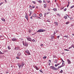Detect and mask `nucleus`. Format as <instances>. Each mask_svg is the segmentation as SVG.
<instances>
[{"label": "nucleus", "mask_w": 74, "mask_h": 74, "mask_svg": "<svg viewBox=\"0 0 74 74\" xmlns=\"http://www.w3.org/2000/svg\"><path fill=\"white\" fill-rule=\"evenodd\" d=\"M56 33V32L55 31L54 32V33L53 34V35H55V34Z\"/></svg>", "instance_id": "7c9ffc66"}, {"label": "nucleus", "mask_w": 74, "mask_h": 74, "mask_svg": "<svg viewBox=\"0 0 74 74\" xmlns=\"http://www.w3.org/2000/svg\"><path fill=\"white\" fill-rule=\"evenodd\" d=\"M46 30L45 29H40L38 30L37 31V33H41V32H45Z\"/></svg>", "instance_id": "f03ea898"}, {"label": "nucleus", "mask_w": 74, "mask_h": 74, "mask_svg": "<svg viewBox=\"0 0 74 74\" xmlns=\"http://www.w3.org/2000/svg\"><path fill=\"white\" fill-rule=\"evenodd\" d=\"M53 57L54 58H56V56H53Z\"/></svg>", "instance_id": "338daca9"}, {"label": "nucleus", "mask_w": 74, "mask_h": 74, "mask_svg": "<svg viewBox=\"0 0 74 74\" xmlns=\"http://www.w3.org/2000/svg\"><path fill=\"white\" fill-rule=\"evenodd\" d=\"M66 10H67V9L66 8H65L64 9V11H66Z\"/></svg>", "instance_id": "79ce46f5"}, {"label": "nucleus", "mask_w": 74, "mask_h": 74, "mask_svg": "<svg viewBox=\"0 0 74 74\" xmlns=\"http://www.w3.org/2000/svg\"><path fill=\"white\" fill-rule=\"evenodd\" d=\"M71 47H73V48L74 49V44H72V45H71Z\"/></svg>", "instance_id": "393cba45"}, {"label": "nucleus", "mask_w": 74, "mask_h": 74, "mask_svg": "<svg viewBox=\"0 0 74 74\" xmlns=\"http://www.w3.org/2000/svg\"><path fill=\"white\" fill-rule=\"evenodd\" d=\"M64 37H66V38H68L69 37H68V35L65 36H64Z\"/></svg>", "instance_id": "a878e982"}, {"label": "nucleus", "mask_w": 74, "mask_h": 74, "mask_svg": "<svg viewBox=\"0 0 74 74\" xmlns=\"http://www.w3.org/2000/svg\"><path fill=\"white\" fill-rule=\"evenodd\" d=\"M42 14L40 13V14H39V16H40L41 17V16H42Z\"/></svg>", "instance_id": "4c0bfd02"}, {"label": "nucleus", "mask_w": 74, "mask_h": 74, "mask_svg": "<svg viewBox=\"0 0 74 74\" xmlns=\"http://www.w3.org/2000/svg\"><path fill=\"white\" fill-rule=\"evenodd\" d=\"M8 52V51L7 50H5L4 51V52Z\"/></svg>", "instance_id": "4d7b16f0"}, {"label": "nucleus", "mask_w": 74, "mask_h": 74, "mask_svg": "<svg viewBox=\"0 0 74 74\" xmlns=\"http://www.w3.org/2000/svg\"><path fill=\"white\" fill-rule=\"evenodd\" d=\"M32 17H33L32 16H31L30 17V19H32Z\"/></svg>", "instance_id": "69168bd1"}, {"label": "nucleus", "mask_w": 74, "mask_h": 74, "mask_svg": "<svg viewBox=\"0 0 74 74\" xmlns=\"http://www.w3.org/2000/svg\"><path fill=\"white\" fill-rule=\"evenodd\" d=\"M16 59H19V57L18 56H17L16 57Z\"/></svg>", "instance_id": "c03bdc74"}, {"label": "nucleus", "mask_w": 74, "mask_h": 74, "mask_svg": "<svg viewBox=\"0 0 74 74\" xmlns=\"http://www.w3.org/2000/svg\"><path fill=\"white\" fill-rule=\"evenodd\" d=\"M43 7L45 8H47V4H45L43 5Z\"/></svg>", "instance_id": "4468645a"}, {"label": "nucleus", "mask_w": 74, "mask_h": 74, "mask_svg": "<svg viewBox=\"0 0 74 74\" xmlns=\"http://www.w3.org/2000/svg\"><path fill=\"white\" fill-rule=\"evenodd\" d=\"M64 51H69V49H64Z\"/></svg>", "instance_id": "c9c22d12"}, {"label": "nucleus", "mask_w": 74, "mask_h": 74, "mask_svg": "<svg viewBox=\"0 0 74 74\" xmlns=\"http://www.w3.org/2000/svg\"><path fill=\"white\" fill-rule=\"evenodd\" d=\"M32 8H35V6L34 5H33L32 6Z\"/></svg>", "instance_id": "c85d7f7f"}, {"label": "nucleus", "mask_w": 74, "mask_h": 74, "mask_svg": "<svg viewBox=\"0 0 74 74\" xmlns=\"http://www.w3.org/2000/svg\"><path fill=\"white\" fill-rule=\"evenodd\" d=\"M24 63H22L21 64L20 63H17V65L18 66L19 68L20 69V68L21 67L22 68L23 67V66H24Z\"/></svg>", "instance_id": "f257e3e1"}, {"label": "nucleus", "mask_w": 74, "mask_h": 74, "mask_svg": "<svg viewBox=\"0 0 74 74\" xmlns=\"http://www.w3.org/2000/svg\"><path fill=\"white\" fill-rule=\"evenodd\" d=\"M55 67H57V66H58V65L57 64H55Z\"/></svg>", "instance_id": "5fc2aeb1"}, {"label": "nucleus", "mask_w": 74, "mask_h": 74, "mask_svg": "<svg viewBox=\"0 0 74 74\" xmlns=\"http://www.w3.org/2000/svg\"><path fill=\"white\" fill-rule=\"evenodd\" d=\"M59 37H60V36H57V38H58V40H59Z\"/></svg>", "instance_id": "49530a36"}, {"label": "nucleus", "mask_w": 74, "mask_h": 74, "mask_svg": "<svg viewBox=\"0 0 74 74\" xmlns=\"http://www.w3.org/2000/svg\"><path fill=\"white\" fill-rule=\"evenodd\" d=\"M50 69H51L52 70H58V69L57 68H56L53 66H51L50 67Z\"/></svg>", "instance_id": "7ed1b4c3"}, {"label": "nucleus", "mask_w": 74, "mask_h": 74, "mask_svg": "<svg viewBox=\"0 0 74 74\" xmlns=\"http://www.w3.org/2000/svg\"><path fill=\"white\" fill-rule=\"evenodd\" d=\"M32 12H29V14H32Z\"/></svg>", "instance_id": "603ef678"}, {"label": "nucleus", "mask_w": 74, "mask_h": 74, "mask_svg": "<svg viewBox=\"0 0 74 74\" xmlns=\"http://www.w3.org/2000/svg\"><path fill=\"white\" fill-rule=\"evenodd\" d=\"M49 14V12H47L45 13V16L46 15H48Z\"/></svg>", "instance_id": "4be33fe9"}, {"label": "nucleus", "mask_w": 74, "mask_h": 74, "mask_svg": "<svg viewBox=\"0 0 74 74\" xmlns=\"http://www.w3.org/2000/svg\"><path fill=\"white\" fill-rule=\"evenodd\" d=\"M61 60L62 61V62H64V61H63V59H62V58H61Z\"/></svg>", "instance_id": "09e8293b"}, {"label": "nucleus", "mask_w": 74, "mask_h": 74, "mask_svg": "<svg viewBox=\"0 0 74 74\" xmlns=\"http://www.w3.org/2000/svg\"><path fill=\"white\" fill-rule=\"evenodd\" d=\"M1 20L2 21H3L4 22H5V19L3 18H1Z\"/></svg>", "instance_id": "dca6fc26"}, {"label": "nucleus", "mask_w": 74, "mask_h": 74, "mask_svg": "<svg viewBox=\"0 0 74 74\" xmlns=\"http://www.w3.org/2000/svg\"><path fill=\"white\" fill-rule=\"evenodd\" d=\"M43 3H46V1H45L43 0Z\"/></svg>", "instance_id": "3c124183"}, {"label": "nucleus", "mask_w": 74, "mask_h": 74, "mask_svg": "<svg viewBox=\"0 0 74 74\" xmlns=\"http://www.w3.org/2000/svg\"><path fill=\"white\" fill-rule=\"evenodd\" d=\"M32 41L33 42H35V40H34V39H33L32 40Z\"/></svg>", "instance_id": "37998d69"}, {"label": "nucleus", "mask_w": 74, "mask_h": 74, "mask_svg": "<svg viewBox=\"0 0 74 74\" xmlns=\"http://www.w3.org/2000/svg\"><path fill=\"white\" fill-rule=\"evenodd\" d=\"M64 7H63V8H62L61 9V10H63V9H64Z\"/></svg>", "instance_id": "bf43d9fd"}, {"label": "nucleus", "mask_w": 74, "mask_h": 74, "mask_svg": "<svg viewBox=\"0 0 74 74\" xmlns=\"http://www.w3.org/2000/svg\"><path fill=\"white\" fill-rule=\"evenodd\" d=\"M46 58H47V57L46 56H45L43 58V59H45Z\"/></svg>", "instance_id": "bb28decb"}, {"label": "nucleus", "mask_w": 74, "mask_h": 74, "mask_svg": "<svg viewBox=\"0 0 74 74\" xmlns=\"http://www.w3.org/2000/svg\"><path fill=\"white\" fill-rule=\"evenodd\" d=\"M0 53L1 54H3V53L1 52L0 51Z\"/></svg>", "instance_id": "0e129e2a"}, {"label": "nucleus", "mask_w": 74, "mask_h": 74, "mask_svg": "<svg viewBox=\"0 0 74 74\" xmlns=\"http://www.w3.org/2000/svg\"><path fill=\"white\" fill-rule=\"evenodd\" d=\"M36 18H39V19H41V18L39 16V15H38L37 16H36Z\"/></svg>", "instance_id": "f3484780"}, {"label": "nucleus", "mask_w": 74, "mask_h": 74, "mask_svg": "<svg viewBox=\"0 0 74 74\" xmlns=\"http://www.w3.org/2000/svg\"><path fill=\"white\" fill-rule=\"evenodd\" d=\"M32 3H34V4H36V2L35 1H33Z\"/></svg>", "instance_id": "a19ab883"}, {"label": "nucleus", "mask_w": 74, "mask_h": 74, "mask_svg": "<svg viewBox=\"0 0 74 74\" xmlns=\"http://www.w3.org/2000/svg\"><path fill=\"white\" fill-rule=\"evenodd\" d=\"M36 16L37 14H34L32 15V17H33V18H36Z\"/></svg>", "instance_id": "1a4fd4ad"}, {"label": "nucleus", "mask_w": 74, "mask_h": 74, "mask_svg": "<svg viewBox=\"0 0 74 74\" xmlns=\"http://www.w3.org/2000/svg\"><path fill=\"white\" fill-rule=\"evenodd\" d=\"M70 23V22L67 21L66 23V25H68Z\"/></svg>", "instance_id": "b1692460"}, {"label": "nucleus", "mask_w": 74, "mask_h": 74, "mask_svg": "<svg viewBox=\"0 0 74 74\" xmlns=\"http://www.w3.org/2000/svg\"><path fill=\"white\" fill-rule=\"evenodd\" d=\"M66 16H68V18H70V16H69L67 14H66Z\"/></svg>", "instance_id": "2f4dec72"}, {"label": "nucleus", "mask_w": 74, "mask_h": 74, "mask_svg": "<svg viewBox=\"0 0 74 74\" xmlns=\"http://www.w3.org/2000/svg\"><path fill=\"white\" fill-rule=\"evenodd\" d=\"M29 33H30L31 32H32V30H30V29H29L28 31Z\"/></svg>", "instance_id": "6ab92c4d"}, {"label": "nucleus", "mask_w": 74, "mask_h": 74, "mask_svg": "<svg viewBox=\"0 0 74 74\" xmlns=\"http://www.w3.org/2000/svg\"><path fill=\"white\" fill-rule=\"evenodd\" d=\"M2 4H3V3H0V5H1Z\"/></svg>", "instance_id": "e2e57ef3"}, {"label": "nucleus", "mask_w": 74, "mask_h": 74, "mask_svg": "<svg viewBox=\"0 0 74 74\" xmlns=\"http://www.w3.org/2000/svg\"><path fill=\"white\" fill-rule=\"evenodd\" d=\"M34 68L35 69H36V70H39V68H38L37 67V66H35Z\"/></svg>", "instance_id": "f8f14e48"}, {"label": "nucleus", "mask_w": 74, "mask_h": 74, "mask_svg": "<svg viewBox=\"0 0 74 74\" xmlns=\"http://www.w3.org/2000/svg\"><path fill=\"white\" fill-rule=\"evenodd\" d=\"M61 67H62V66L61 65V66H59L58 67V68H57L58 69H60V68H61Z\"/></svg>", "instance_id": "5701e85b"}, {"label": "nucleus", "mask_w": 74, "mask_h": 74, "mask_svg": "<svg viewBox=\"0 0 74 74\" xmlns=\"http://www.w3.org/2000/svg\"><path fill=\"white\" fill-rule=\"evenodd\" d=\"M57 32H58V30H56V33H57Z\"/></svg>", "instance_id": "774afa93"}, {"label": "nucleus", "mask_w": 74, "mask_h": 74, "mask_svg": "<svg viewBox=\"0 0 74 74\" xmlns=\"http://www.w3.org/2000/svg\"><path fill=\"white\" fill-rule=\"evenodd\" d=\"M56 26H58V23L56 22H54V23Z\"/></svg>", "instance_id": "6e6552de"}, {"label": "nucleus", "mask_w": 74, "mask_h": 74, "mask_svg": "<svg viewBox=\"0 0 74 74\" xmlns=\"http://www.w3.org/2000/svg\"><path fill=\"white\" fill-rule=\"evenodd\" d=\"M38 3H42V1L40 0L38 1Z\"/></svg>", "instance_id": "cd10ccee"}, {"label": "nucleus", "mask_w": 74, "mask_h": 74, "mask_svg": "<svg viewBox=\"0 0 74 74\" xmlns=\"http://www.w3.org/2000/svg\"><path fill=\"white\" fill-rule=\"evenodd\" d=\"M21 52H19L17 54V55L18 56H20L21 55Z\"/></svg>", "instance_id": "9b49d317"}, {"label": "nucleus", "mask_w": 74, "mask_h": 74, "mask_svg": "<svg viewBox=\"0 0 74 74\" xmlns=\"http://www.w3.org/2000/svg\"><path fill=\"white\" fill-rule=\"evenodd\" d=\"M21 41H23V39L22 38H21Z\"/></svg>", "instance_id": "680f3d73"}, {"label": "nucleus", "mask_w": 74, "mask_h": 74, "mask_svg": "<svg viewBox=\"0 0 74 74\" xmlns=\"http://www.w3.org/2000/svg\"><path fill=\"white\" fill-rule=\"evenodd\" d=\"M64 18L65 19H67V16H64Z\"/></svg>", "instance_id": "412c9836"}, {"label": "nucleus", "mask_w": 74, "mask_h": 74, "mask_svg": "<svg viewBox=\"0 0 74 74\" xmlns=\"http://www.w3.org/2000/svg\"><path fill=\"white\" fill-rule=\"evenodd\" d=\"M47 21L48 22H49V23H51V21H50V20H49V19L47 20Z\"/></svg>", "instance_id": "aec40b11"}, {"label": "nucleus", "mask_w": 74, "mask_h": 74, "mask_svg": "<svg viewBox=\"0 0 74 74\" xmlns=\"http://www.w3.org/2000/svg\"><path fill=\"white\" fill-rule=\"evenodd\" d=\"M23 44V45L24 46H25V47H28V45H29V44L27 42H26V41L25 42V44L24 43V42H23V41H22Z\"/></svg>", "instance_id": "20e7f679"}, {"label": "nucleus", "mask_w": 74, "mask_h": 74, "mask_svg": "<svg viewBox=\"0 0 74 74\" xmlns=\"http://www.w3.org/2000/svg\"><path fill=\"white\" fill-rule=\"evenodd\" d=\"M57 16H59V17H60V14L58 13L57 14Z\"/></svg>", "instance_id": "e433bc0d"}, {"label": "nucleus", "mask_w": 74, "mask_h": 74, "mask_svg": "<svg viewBox=\"0 0 74 74\" xmlns=\"http://www.w3.org/2000/svg\"><path fill=\"white\" fill-rule=\"evenodd\" d=\"M47 10H48V11H50V9L48 8Z\"/></svg>", "instance_id": "864d4df0"}, {"label": "nucleus", "mask_w": 74, "mask_h": 74, "mask_svg": "<svg viewBox=\"0 0 74 74\" xmlns=\"http://www.w3.org/2000/svg\"><path fill=\"white\" fill-rule=\"evenodd\" d=\"M70 20L72 21V20H73V18L71 17L70 18Z\"/></svg>", "instance_id": "052dcab7"}, {"label": "nucleus", "mask_w": 74, "mask_h": 74, "mask_svg": "<svg viewBox=\"0 0 74 74\" xmlns=\"http://www.w3.org/2000/svg\"><path fill=\"white\" fill-rule=\"evenodd\" d=\"M26 38L28 40V41H30L32 42V38L30 37H29V36L27 37Z\"/></svg>", "instance_id": "39448f33"}, {"label": "nucleus", "mask_w": 74, "mask_h": 74, "mask_svg": "<svg viewBox=\"0 0 74 74\" xmlns=\"http://www.w3.org/2000/svg\"><path fill=\"white\" fill-rule=\"evenodd\" d=\"M64 65H65V64H64H64H62V67H63V66H64Z\"/></svg>", "instance_id": "473e14b6"}, {"label": "nucleus", "mask_w": 74, "mask_h": 74, "mask_svg": "<svg viewBox=\"0 0 74 74\" xmlns=\"http://www.w3.org/2000/svg\"><path fill=\"white\" fill-rule=\"evenodd\" d=\"M57 62H58V60H55L54 62V63H57Z\"/></svg>", "instance_id": "72a5a7b5"}, {"label": "nucleus", "mask_w": 74, "mask_h": 74, "mask_svg": "<svg viewBox=\"0 0 74 74\" xmlns=\"http://www.w3.org/2000/svg\"><path fill=\"white\" fill-rule=\"evenodd\" d=\"M47 1V2L48 3H50V1Z\"/></svg>", "instance_id": "58836bf2"}, {"label": "nucleus", "mask_w": 74, "mask_h": 74, "mask_svg": "<svg viewBox=\"0 0 74 74\" xmlns=\"http://www.w3.org/2000/svg\"><path fill=\"white\" fill-rule=\"evenodd\" d=\"M60 73H63V70H61V71H60Z\"/></svg>", "instance_id": "ea45409f"}, {"label": "nucleus", "mask_w": 74, "mask_h": 74, "mask_svg": "<svg viewBox=\"0 0 74 74\" xmlns=\"http://www.w3.org/2000/svg\"><path fill=\"white\" fill-rule=\"evenodd\" d=\"M57 66H58V65H60V63H58L57 64Z\"/></svg>", "instance_id": "8fccbe9b"}, {"label": "nucleus", "mask_w": 74, "mask_h": 74, "mask_svg": "<svg viewBox=\"0 0 74 74\" xmlns=\"http://www.w3.org/2000/svg\"><path fill=\"white\" fill-rule=\"evenodd\" d=\"M26 15L25 16V18L27 19V21H28L29 20V18H28V16L26 15V13H25Z\"/></svg>", "instance_id": "ddd939ff"}, {"label": "nucleus", "mask_w": 74, "mask_h": 74, "mask_svg": "<svg viewBox=\"0 0 74 74\" xmlns=\"http://www.w3.org/2000/svg\"><path fill=\"white\" fill-rule=\"evenodd\" d=\"M5 73H6V74H7V73H8V71H6Z\"/></svg>", "instance_id": "6e6d98bb"}, {"label": "nucleus", "mask_w": 74, "mask_h": 74, "mask_svg": "<svg viewBox=\"0 0 74 74\" xmlns=\"http://www.w3.org/2000/svg\"><path fill=\"white\" fill-rule=\"evenodd\" d=\"M43 46H44V45H43V44H41L40 45V46L41 47H43Z\"/></svg>", "instance_id": "a18cd8bd"}, {"label": "nucleus", "mask_w": 74, "mask_h": 74, "mask_svg": "<svg viewBox=\"0 0 74 74\" xmlns=\"http://www.w3.org/2000/svg\"><path fill=\"white\" fill-rule=\"evenodd\" d=\"M50 63H51V62H50V63L49 62V63H48V65H49V66H50V65H51Z\"/></svg>", "instance_id": "13d9d810"}, {"label": "nucleus", "mask_w": 74, "mask_h": 74, "mask_svg": "<svg viewBox=\"0 0 74 74\" xmlns=\"http://www.w3.org/2000/svg\"><path fill=\"white\" fill-rule=\"evenodd\" d=\"M54 36H52V35H51V39H52V40H53V38H54Z\"/></svg>", "instance_id": "a211bd4d"}, {"label": "nucleus", "mask_w": 74, "mask_h": 74, "mask_svg": "<svg viewBox=\"0 0 74 74\" xmlns=\"http://www.w3.org/2000/svg\"><path fill=\"white\" fill-rule=\"evenodd\" d=\"M11 40L12 41H17L18 40V39L15 37H14L13 38H12Z\"/></svg>", "instance_id": "0eeeda50"}, {"label": "nucleus", "mask_w": 74, "mask_h": 74, "mask_svg": "<svg viewBox=\"0 0 74 74\" xmlns=\"http://www.w3.org/2000/svg\"><path fill=\"white\" fill-rule=\"evenodd\" d=\"M67 61L68 62V64H71V61L69 60V59H68L67 60Z\"/></svg>", "instance_id": "9d476101"}, {"label": "nucleus", "mask_w": 74, "mask_h": 74, "mask_svg": "<svg viewBox=\"0 0 74 74\" xmlns=\"http://www.w3.org/2000/svg\"><path fill=\"white\" fill-rule=\"evenodd\" d=\"M74 5L71 6L70 7V9H71L73 8H74Z\"/></svg>", "instance_id": "c756f323"}, {"label": "nucleus", "mask_w": 74, "mask_h": 74, "mask_svg": "<svg viewBox=\"0 0 74 74\" xmlns=\"http://www.w3.org/2000/svg\"><path fill=\"white\" fill-rule=\"evenodd\" d=\"M41 72V73H43V72H42V71H41V70H39Z\"/></svg>", "instance_id": "de8ad7c7"}, {"label": "nucleus", "mask_w": 74, "mask_h": 74, "mask_svg": "<svg viewBox=\"0 0 74 74\" xmlns=\"http://www.w3.org/2000/svg\"><path fill=\"white\" fill-rule=\"evenodd\" d=\"M8 49H11V48H10V46H8Z\"/></svg>", "instance_id": "f704fd0d"}, {"label": "nucleus", "mask_w": 74, "mask_h": 74, "mask_svg": "<svg viewBox=\"0 0 74 74\" xmlns=\"http://www.w3.org/2000/svg\"><path fill=\"white\" fill-rule=\"evenodd\" d=\"M25 52L27 53L28 55H30V53L29 51L27 50L25 51Z\"/></svg>", "instance_id": "423d86ee"}, {"label": "nucleus", "mask_w": 74, "mask_h": 74, "mask_svg": "<svg viewBox=\"0 0 74 74\" xmlns=\"http://www.w3.org/2000/svg\"><path fill=\"white\" fill-rule=\"evenodd\" d=\"M53 10L54 11H57V9L56 8H53Z\"/></svg>", "instance_id": "2eb2a0df"}]
</instances>
